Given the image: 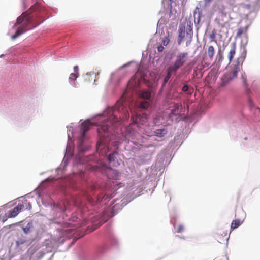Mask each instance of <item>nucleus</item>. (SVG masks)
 I'll return each instance as SVG.
<instances>
[{
	"label": "nucleus",
	"mask_w": 260,
	"mask_h": 260,
	"mask_svg": "<svg viewBox=\"0 0 260 260\" xmlns=\"http://www.w3.org/2000/svg\"><path fill=\"white\" fill-rule=\"evenodd\" d=\"M242 79L243 85H244V86L246 88V92H247V93H248L249 92H250V89L247 88H248V84H247V82H246V80H247L246 76V75L245 74L244 75H242Z\"/></svg>",
	"instance_id": "nucleus-17"
},
{
	"label": "nucleus",
	"mask_w": 260,
	"mask_h": 260,
	"mask_svg": "<svg viewBox=\"0 0 260 260\" xmlns=\"http://www.w3.org/2000/svg\"><path fill=\"white\" fill-rule=\"evenodd\" d=\"M248 102H249L250 106L252 107L253 106V103H252V101H251V100L250 99H249Z\"/></svg>",
	"instance_id": "nucleus-33"
},
{
	"label": "nucleus",
	"mask_w": 260,
	"mask_h": 260,
	"mask_svg": "<svg viewBox=\"0 0 260 260\" xmlns=\"http://www.w3.org/2000/svg\"><path fill=\"white\" fill-rule=\"evenodd\" d=\"M78 75L77 74L75 73H71L70 75L69 81L70 82H71L72 81H74L76 80L77 78L78 77Z\"/></svg>",
	"instance_id": "nucleus-19"
},
{
	"label": "nucleus",
	"mask_w": 260,
	"mask_h": 260,
	"mask_svg": "<svg viewBox=\"0 0 260 260\" xmlns=\"http://www.w3.org/2000/svg\"><path fill=\"white\" fill-rule=\"evenodd\" d=\"M179 105L178 104H174V108L172 110V113L174 114L177 115L178 114V110L179 109Z\"/></svg>",
	"instance_id": "nucleus-20"
},
{
	"label": "nucleus",
	"mask_w": 260,
	"mask_h": 260,
	"mask_svg": "<svg viewBox=\"0 0 260 260\" xmlns=\"http://www.w3.org/2000/svg\"><path fill=\"white\" fill-rule=\"evenodd\" d=\"M30 223H29L27 224L26 227L23 228V230L24 232L25 233L27 234L29 233L30 230Z\"/></svg>",
	"instance_id": "nucleus-25"
},
{
	"label": "nucleus",
	"mask_w": 260,
	"mask_h": 260,
	"mask_svg": "<svg viewBox=\"0 0 260 260\" xmlns=\"http://www.w3.org/2000/svg\"><path fill=\"white\" fill-rule=\"evenodd\" d=\"M244 30L243 28H242V27L239 28L237 30V32L236 34V37L237 38L240 37L244 33Z\"/></svg>",
	"instance_id": "nucleus-21"
},
{
	"label": "nucleus",
	"mask_w": 260,
	"mask_h": 260,
	"mask_svg": "<svg viewBox=\"0 0 260 260\" xmlns=\"http://www.w3.org/2000/svg\"><path fill=\"white\" fill-rule=\"evenodd\" d=\"M111 112L112 115H110L107 121L101 125V128L98 129L99 133H101L102 132L104 133L108 132L110 127L109 124L117 123L120 119H126L129 116L128 110L121 103H116L114 107L110 111V113Z\"/></svg>",
	"instance_id": "nucleus-2"
},
{
	"label": "nucleus",
	"mask_w": 260,
	"mask_h": 260,
	"mask_svg": "<svg viewBox=\"0 0 260 260\" xmlns=\"http://www.w3.org/2000/svg\"><path fill=\"white\" fill-rule=\"evenodd\" d=\"M161 119L160 116H157L153 119L154 124L155 125H159L160 124L159 121Z\"/></svg>",
	"instance_id": "nucleus-22"
},
{
	"label": "nucleus",
	"mask_w": 260,
	"mask_h": 260,
	"mask_svg": "<svg viewBox=\"0 0 260 260\" xmlns=\"http://www.w3.org/2000/svg\"><path fill=\"white\" fill-rule=\"evenodd\" d=\"M164 49V47L162 46V45H160L157 47V50L158 52H162Z\"/></svg>",
	"instance_id": "nucleus-30"
},
{
	"label": "nucleus",
	"mask_w": 260,
	"mask_h": 260,
	"mask_svg": "<svg viewBox=\"0 0 260 260\" xmlns=\"http://www.w3.org/2000/svg\"><path fill=\"white\" fill-rule=\"evenodd\" d=\"M208 1H210L211 0H208Z\"/></svg>",
	"instance_id": "nucleus-39"
},
{
	"label": "nucleus",
	"mask_w": 260,
	"mask_h": 260,
	"mask_svg": "<svg viewBox=\"0 0 260 260\" xmlns=\"http://www.w3.org/2000/svg\"><path fill=\"white\" fill-rule=\"evenodd\" d=\"M184 230V227L182 225H178L177 230V233H181Z\"/></svg>",
	"instance_id": "nucleus-27"
},
{
	"label": "nucleus",
	"mask_w": 260,
	"mask_h": 260,
	"mask_svg": "<svg viewBox=\"0 0 260 260\" xmlns=\"http://www.w3.org/2000/svg\"><path fill=\"white\" fill-rule=\"evenodd\" d=\"M116 154H117L116 152H113V153L109 154V155L108 156V160H109V161H110V162L114 161V160H115V155Z\"/></svg>",
	"instance_id": "nucleus-24"
},
{
	"label": "nucleus",
	"mask_w": 260,
	"mask_h": 260,
	"mask_svg": "<svg viewBox=\"0 0 260 260\" xmlns=\"http://www.w3.org/2000/svg\"><path fill=\"white\" fill-rule=\"evenodd\" d=\"M236 44L235 43H233L232 44L231 49L228 53V57L229 61V63H230L233 60L235 53H236Z\"/></svg>",
	"instance_id": "nucleus-8"
},
{
	"label": "nucleus",
	"mask_w": 260,
	"mask_h": 260,
	"mask_svg": "<svg viewBox=\"0 0 260 260\" xmlns=\"http://www.w3.org/2000/svg\"><path fill=\"white\" fill-rule=\"evenodd\" d=\"M167 129L166 128H164L162 129H157L154 132V133L155 136L159 137H162L164 136H165L167 133Z\"/></svg>",
	"instance_id": "nucleus-13"
},
{
	"label": "nucleus",
	"mask_w": 260,
	"mask_h": 260,
	"mask_svg": "<svg viewBox=\"0 0 260 260\" xmlns=\"http://www.w3.org/2000/svg\"><path fill=\"white\" fill-rule=\"evenodd\" d=\"M216 37L215 33L213 32L210 35V39H211L212 41H215V39Z\"/></svg>",
	"instance_id": "nucleus-28"
},
{
	"label": "nucleus",
	"mask_w": 260,
	"mask_h": 260,
	"mask_svg": "<svg viewBox=\"0 0 260 260\" xmlns=\"http://www.w3.org/2000/svg\"><path fill=\"white\" fill-rule=\"evenodd\" d=\"M92 126L89 120L84 121L81 125V129L82 131V135L80 138V141L83 143L86 133L90 129Z\"/></svg>",
	"instance_id": "nucleus-6"
},
{
	"label": "nucleus",
	"mask_w": 260,
	"mask_h": 260,
	"mask_svg": "<svg viewBox=\"0 0 260 260\" xmlns=\"http://www.w3.org/2000/svg\"><path fill=\"white\" fill-rule=\"evenodd\" d=\"M243 222V221L240 220V219H236L233 220L232 222L231 225V229L232 230H233L238 226H239Z\"/></svg>",
	"instance_id": "nucleus-14"
},
{
	"label": "nucleus",
	"mask_w": 260,
	"mask_h": 260,
	"mask_svg": "<svg viewBox=\"0 0 260 260\" xmlns=\"http://www.w3.org/2000/svg\"><path fill=\"white\" fill-rule=\"evenodd\" d=\"M167 74L164 80V83H163V85H162L163 86H164L165 85V84L168 82V81L169 80V79L170 78L172 74L173 73H175V72L174 71L171 70L170 68L169 67H168L167 68Z\"/></svg>",
	"instance_id": "nucleus-12"
},
{
	"label": "nucleus",
	"mask_w": 260,
	"mask_h": 260,
	"mask_svg": "<svg viewBox=\"0 0 260 260\" xmlns=\"http://www.w3.org/2000/svg\"><path fill=\"white\" fill-rule=\"evenodd\" d=\"M187 55L188 53L187 52H182L178 54L174 64L169 67L170 70L174 71L176 73L178 69L185 62Z\"/></svg>",
	"instance_id": "nucleus-4"
},
{
	"label": "nucleus",
	"mask_w": 260,
	"mask_h": 260,
	"mask_svg": "<svg viewBox=\"0 0 260 260\" xmlns=\"http://www.w3.org/2000/svg\"><path fill=\"white\" fill-rule=\"evenodd\" d=\"M150 105V103L148 101H142L140 103V106L141 108L147 109Z\"/></svg>",
	"instance_id": "nucleus-18"
},
{
	"label": "nucleus",
	"mask_w": 260,
	"mask_h": 260,
	"mask_svg": "<svg viewBox=\"0 0 260 260\" xmlns=\"http://www.w3.org/2000/svg\"><path fill=\"white\" fill-rule=\"evenodd\" d=\"M179 35L178 37L177 42L179 45L181 44L185 37V26H180L179 28Z\"/></svg>",
	"instance_id": "nucleus-7"
},
{
	"label": "nucleus",
	"mask_w": 260,
	"mask_h": 260,
	"mask_svg": "<svg viewBox=\"0 0 260 260\" xmlns=\"http://www.w3.org/2000/svg\"><path fill=\"white\" fill-rule=\"evenodd\" d=\"M225 18H223L221 16L215 19V21L218 25L223 28L228 24V21L225 20Z\"/></svg>",
	"instance_id": "nucleus-10"
},
{
	"label": "nucleus",
	"mask_w": 260,
	"mask_h": 260,
	"mask_svg": "<svg viewBox=\"0 0 260 260\" xmlns=\"http://www.w3.org/2000/svg\"><path fill=\"white\" fill-rule=\"evenodd\" d=\"M215 53V50L213 46H208L207 50L205 52L206 55L209 57L210 60L213 59Z\"/></svg>",
	"instance_id": "nucleus-9"
},
{
	"label": "nucleus",
	"mask_w": 260,
	"mask_h": 260,
	"mask_svg": "<svg viewBox=\"0 0 260 260\" xmlns=\"http://www.w3.org/2000/svg\"><path fill=\"white\" fill-rule=\"evenodd\" d=\"M182 91L188 95H191L193 93V89L189 88L187 85H184L182 88Z\"/></svg>",
	"instance_id": "nucleus-15"
},
{
	"label": "nucleus",
	"mask_w": 260,
	"mask_h": 260,
	"mask_svg": "<svg viewBox=\"0 0 260 260\" xmlns=\"http://www.w3.org/2000/svg\"><path fill=\"white\" fill-rule=\"evenodd\" d=\"M27 205L31 207L30 204L29 203H27V201H25L23 204H18L17 206L7 212V217H15L20 212L24 210L25 207L27 206Z\"/></svg>",
	"instance_id": "nucleus-5"
},
{
	"label": "nucleus",
	"mask_w": 260,
	"mask_h": 260,
	"mask_svg": "<svg viewBox=\"0 0 260 260\" xmlns=\"http://www.w3.org/2000/svg\"><path fill=\"white\" fill-rule=\"evenodd\" d=\"M222 58H223L222 56L221 55V56L219 57V59H222Z\"/></svg>",
	"instance_id": "nucleus-37"
},
{
	"label": "nucleus",
	"mask_w": 260,
	"mask_h": 260,
	"mask_svg": "<svg viewBox=\"0 0 260 260\" xmlns=\"http://www.w3.org/2000/svg\"><path fill=\"white\" fill-rule=\"evenodd\" d=\"M170 42V39L168 37H165L162 40V44L164 46H166L169 44Z\"/></svg>",
	"instance_id": "nucleus-23"
},
{
	"label": "nucleus",
	"mask_w": 260,
	"mask_h": 260,
	"mask_svg": "<svg viewBox=\"0 0 260 260\" xmlns=\"http://www.w3.org/2000/svg\"><path fill=\"white\" fill-rule=\"evenodd\" d=\"M187 34L190 35V38L191 37V36L192 35V28L191 26L189 25V28H188V32H187Z\"/></svg>",
	"instance_id": "nucleus-29"
},
{
	"label": "nucleus",
	"mask_w": 260,
	"mask_h": 260,
	"mask_svg": "<svg viewBox=\"0 0 260 260\" xmlns=\"http://www.w3.org/2000/svg\"><path fill=\"white\" fill-rule=\"evenodd\" d=\"M3 56H4V55H3V54H2V55H1L0 56V57H3Z\"/></svg>",
	"instance_id": "nucleus-38"
},
{
	"label": "nucleus",
	"mask_w": 260,
	"mask_h": 260,
	"mask_svg": "<svg viewBox=\"0 0 260 260\" xmlns=\"http://www.w3.org/2000/svg\"><path fill=\"white\" fill-rule=\"evenodd\" d=\"M202 64H203V68H205V67H208L210 64V63H207V62H205L204 63L203 62H202Z\"/></svg>",
	"instance_id": "nucleus-32"
},
{
	"label": "nucleus",
	"mask_w": 260,
	"mask_h": 260,
	"mask_svg": "<svg viewBox=\"0 0 260 260\" xmlns=\"http://www.w3.org/2000/svg\"><path fill=\"white\" fill-rule=\"evenodd\" d=\"M196 14V12H194V15ZM201 12H199L198 13V18H197V20H196V18L194 17V22L195 23H197V24H199L200 22V19H201Z\"/></svg>",
	"instance_id": "nucleus-26"
},
{
	"label": "nucleus",
	"mask_w": 260,
	"mask_h": 260,
	"mask_svg": "<svg viewBox=\"0 0 260 260\" xmlns=\"http://www.w3.org/2000/svg\"><path fill=\"white\" fill-rule=\"evenodd\" d=\"M36 6H33L30 8V11H34Z\"/></svg>",
	"instance_id": "nucleus-35"
},
{
	"label": "nucleus",
	"mask_w": 260,
	"mask_h": 260,
	"mask_svg": "<svg viewBox=\"0 0 260 260\" xmlns=\"http://www.w3.org/2000/svg\"><path fill=\"white\" fill-rule=\"evenodd\" d=\"M217 10H218L219 12L221 14V16L223 18H226L227 13L225 11V7L222 4H220V5H217Z\"/></svg>",
	"instance_id": "nucleus-11"
},
{
	"label": "nucleus",
	"mask_w": 260,
	"mask_h": 260,
	"mask_svg": "<svg viewBox=\"0 0 260 260\" xmlns=\"http://www.w3.org/2000/svg\"><path fill=\"white\" fill-rule=\"evenodd\" d=\"M100 147H102V148H105V147H103V146L101 143L98 146V148H97L98 150L100 149Z\"/></svg>",
	"instance_id": "nucleus-34"
},
{
	"label": "nucleus",
	"mask_w": 260,
	"mask_h": 260,
	"mask_svg": "<svg viewBox=\"0 0 260 260\" xmlns=\"http://www.w3.org/2000/svg\"><path fill=\"white\" fill-rule=\"evenodd\" d=\"M240 71L239 64L235 65L233 68H227V71L222 78V86H225L233 79L237 77L238 72Z\"/></svg>",
	"instance_id": "nucleus-3"
},
{
	"label": "nucleus",
	"mask_w": 260,
	"mask_h": 260,
	"mask_svg": "<svg viewBox=\"0 0 260 260\" xmlns=\"http://www.w3.org/2000/svg\"><path fill=\"white\" fill-rule=\"evenodd\" d=\"M74 71L75 74H78L79 69H78V67L77 66H75L74 67Z\"/></svg>",
	"instance_id": "nucleus-31"
},
{
	"label": "nucleus",
	"mask_w": 260,
	"mask_h": 260,
	"mask_svg": "<svg viewBox=\"0 0 260 260\" xmlns=\"http://www.w3.org/2000/svg\"><path fill=\"white\" fill-rule=\"evenodd\" d=\"M143 117H144L146 119L147 117V115L146 114H143Z\"/></svg>",
	"instance_id": "nucleus-36"
},
{
	"label": "nucleus",
	"mask_w": 260,
	"mask_h": 260,
	"mask_svg": "<svg viewBox=\"0 0 260 260\" xmlns=\"http://www.w3.org/2000/svg\"><path fill=\"white\" fill-rule=\"evenodd\" d=\"M43 20L36 22L30 16V13L28 11L23 13L18 17L17 21L13 26V28L18 26L15 34L11 37L12 39L14 40L28 30L35 28L39 25Z\"/></svg>",
	"instance_id": "nucleus-1"
},
{
	"label": "nucleus",
	"mask_w": 260,
	"mask_h": 260,
	"mask_svg": "<svg viewBox=\"0 0 260 260\" xmlns=\"http://www.w3.org/2000/svg\"><path fill=\"white\" fill-rule=\"evenodd\" d=\"M141 96L145 99H150L151 98V93L149 91H143L141 93Z\"/></svg>",
	"instance_id": "nucleus-16"
}]
</instances>
